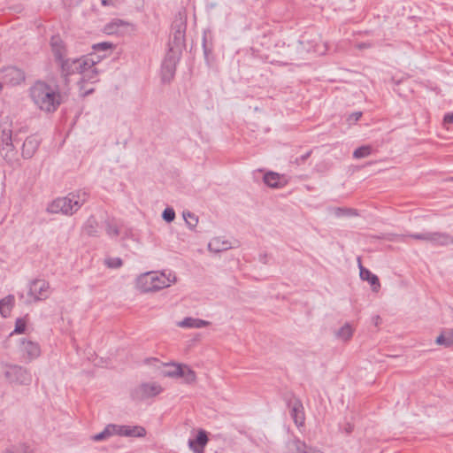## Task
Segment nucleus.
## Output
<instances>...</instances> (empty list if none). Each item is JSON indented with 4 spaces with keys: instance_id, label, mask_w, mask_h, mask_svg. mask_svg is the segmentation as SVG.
<instances>
[{
    "instance_id": "obj_23",
    "label": "nucleus",
    "mask_w": 453,
    "mask_h": 453,
    "mask_svg": "<svg viewBox=\"0 0 453 453\" xmlns=\"http://www.w3.org/2000/svg\"><path fill=\"white\" fill-rule=\"evenodd\" d=\"M82 231L89 236H96L98 234V223L94 217H89L85 222Z\"/></svg>"
},
{
    "instance_id": "obj_26",
    "label": "nucleus",
    "mask_w": 453,
    "mask_h": 453,
    "mask_svg": "<svg viewBox=\"0 0 453 453\" xmlns=\"http://www.w3.org/2000/svg\"><path fill=\"white\" fill-rule=\"evenodd\" d=\"M174 73H175V67L173 65L172 61L171 60L164 61V63L162 65V70H161L162 80L164 81H170L173 79Z\"/></svg>"
},
{
    "instance_id": "obj_32",
    "label": "nucleus",
    "mask_w": 453,
    "mask_h": 453,
    "mask_svg": "<svg viewBox=\"0 0 453 453\" xmlns=\"http://www.w3.org/2000/svg\"><path fill=\"white\" fill-rule=\"evenodd\" d=\"M109 429L111 431V435H119L124 436L125 426L124 425H115L110 424L108 425Z\"/></svg>"
},
{
    "instance_id": "obj_4",
    "label": "nucleus",
    "mask_w": 453,
    "mask_h": 453,
    "mask_svg": "<svg viewBox=\"0 0 453 453\" xmlns=\"http://www.w3.org/2000/svg\"><path fill=\"white\" fill-rule=\"evenodd\" d=\"M88 194L85 190H76L65 196H61L51 201L46 211L52 214H63L72 216L76 213L87 202Z\"/></svg>"
},
{
    "instance_id": "obj_44",
    "label": "nucleus",
    "mask_w": 453,
    "mask_h": 453,
    "mask_svg": "<svg viewBox=\"0 0 453 453\" xmlns=\"http://www.w3.org/2000/svg\"><path fill=\"white\" fill-rule=\"evenodd\" d=\"M366 47H370V45H366V44H365V43H360V44H358V48H359V49H364V48H366Z\"/></svg>"
},
{
    "instance_id": "obj_41",
    "label": "nucleus",
    "mask_w": 453,
    "mask_h": 453,
    "mask_svg": "<svg viewBox=\"0 0 453 453\" xmlns=\"http://www.w3.org/2000/svg\"><path fill=\"white\" fill-rule=\"evenodd\" d=\"M444 124H450L453 122V112L447 113L443 119Z\"/></svg>"
},
{
    "instance_id": "obj_21",
    "label": "nucleus",
    "mask_w": 453,
    "mask_h": 453,
    "mask_svg": "<svg viewBox=\"0 0 453 453\" xmlns=\"http://www.w3.org/2000/svg\"><path fill=\"white\" fill-rule=\"evenodd\" d=\"M292 445L295 448L296 453H323V451L308 446L304 441L296 439L292 441Z\"/></svg>"
},
{
    "instance_id": "obj_17",
    "label": "nucleus",
    "mask_w": 453,
    "mask_h": 453,
    "mask_svg": "<svg viewBox=\"0 0 453 453\" xmlns=\"http://www.w3.org/2000/svg\"><path fill=\"white\" fill-rule=\"evenodd\" d=\"M430 243L440 246L449 245L453 243V236L447 233L430 232Z\"/></svg>"
},
{
    "instance_id": "obj_2",
    "label": "nucleus",
    "mask_w": 453,
    "mask_h": 453,
    "mask_svg": "<svg viewBox=\"0 0 453 453\" xmlns=\"http://www.w3.org/2000/svg\"><path fill=\"white\" fill-rule=\"evenodd\" d=\"M174 273L151 271L141 273L135 279V288L142 293H154L166 288L176 282Z\"/></svg>"
},
{
    "instance_id": "obj_19",
    "label": "nucleus",
    "mask_w": 453,
    "mask_h": 453,
    "mask_svg": "<svg viewBox=\"0 0 453 453\" xmlns=\"http://www.w3.org/2000/svg\"><path fill=\"white\" fill-rule=\"evenodd\" d=\"M208 248L211 251L218 253L230 249L231 244L227 241L221 240L220 237H215L211 240Z\"/></svg>"
},
{
    "instance_id": "obj_36",
    "label": "nucleus",
    "mask_w": 453,
    "mask_h": 453,
    "mask_svg": "<svg viewBox=\"0 0 453 453\" xmlns=\"http://www.w3.org/2000/svg\"><path fill=\"white\" fill-rule=\"evenodd\" d=\"M334 211H335V215L338 217L345 216V215H347V216L357 215L356 211L352 210V209L336 208Z\"/></svg>"
},
{
    "instance_id": "obj_27",
    "label": "nucleus",
    "mask_w": 453,
    "mask_h": 453,
    "mask_svg": "<svg viewBox=\"0 0 453 453\" xmlns=\"http://www.w3.org/2000/svg\"><path fill=\"white\" fill-rule=\"evenodd\" d=\"M105 231L111 239L117 238L120 233L119 226L115 220L105 221Z\"/></svg>"
},
{
    "instance_id": "obj_22",
    "label": "nucleus",
    "mask_w": 453,
    "mask_h": 453,
    "mask_svg": "<svg viewBox=\"0 0 453 453\" xmlns=\"http://www.w3.org/2000/svg\"><path fill=\"white\" fill-rule=\"evenodd\" d=\"M354 334V328L351 326L349 323H345L336 333V337L342 341L348 342L349 341Z\"/></svg>"
},
{
    "instance_id": "obj_40",
    "label": "nucleus",
    "mask_w": 453,
    "mask_h": 453,
    "mask_svg": "<svg viewBox=\"0 0 453 453\" xmlns=\"http://www.w3.org/2000/svg\"><path fill=\"white\" fill-rule=\"evenodd\" d=\"M361 116H362L361 111H356V112H353L352 114H350L347 120L349 124H352V123L357 122L361 118Z\"/></svg>"
},
{
    "instance_id": "obj_12",
    "label": "nucleus",
    "mask_w": 453,
    "mask_h": 453,
    "mask_svg": "<svg viewBox=\"0 0 453 453\" xmlns=\"http://www.w3.org/2000/svg\"><path fill=\"white\" fill-rule=\"evenodd\" d=\"M263 180L265 185L273 188H280L288 184L286 176L274 172L266 173Z\"/></svg>"
},
{
    "instance_id": "obj_38",
    "label": "nucleus",
    "mask_w": 453,
    "mask_h": 453,
    "mask_svg": "<svg viewBox=\"0 0 453 453\" xmlns=\"http://www.w3.org/2000/svg\"><path fill=\"white\" fill-rule=\"evenodd\" d=\"M92 48L95 51H105L111 50L112 48V44L110 42H100L94 44Z\"/></svg>"
},
{
    "instance_id": "obj_13",
    "label": "nucleus",
    "mask_w": 453,
    "mask_h": 453,
    "mask_svg": "<svg viewBox=\"0 0 453 453\" xmlns=\"http://www.w3.org/2000/svg\"><path fill=\"white\" fill-rule=\"evenodd\" d=\"M208 441L206 432L200 429L195 439L188 440V447L194 453H203V449L208 443Z\"/></svg>"
},
{
    "instance_id": "obj_7",
    "label": "nucleus",
    "mask_w": 453,
    "mask_h": 453,
    "mask_svg": "<svg viewBox=\"0 0 453 453\" xmlns=\"http://www.w3.org/2000/svg\"><path fill=\"white\" fill-rule=\"evenodd\" d=\"M51 294L50 285L45 280L38 279L30 282L27 302H38L47 299Z\"/></svg>"
},
{
    "instance_id": "obj_5",
    "label": "nucleus",
    "mask_w": 453,
    "mask_h": 453,
    "mask_svg": "<svg viewBox=\"0 0 453 453\" xmlns=\"http://www.w3.org/2000/svg\"><path fill=\"white\" fill-rule=\"evenodd\" d=\"M12 124L8 120L0 123V153L9 164L18 160V153L12 143Z\"/></svg>"
},
{
    "instance_id": "obj_35",
    "label": "nucleus",
    "mask_w": 453,
    "mask_h": 453,
    "mask_svg": "<svg viewBox=\"0 0 453 453\" xmlns=\"http://www.w3.org/2000/svg\"><path fill=\"white\" fill-rule=\"evenodd\" d=\"M110 436H111V431L109 429V426H106L102 432L93 435L92 439L96 441H98L105 440V439L109 438Z\"/></svg>"
},
{
    "instance_id": "obj_43",
    "label": "nucleus",
    "mask_w": 453,
    "mask_h": 453,
    "mask_svg": "<svg viewBox=\"0 0 453 453\" xmlns=\"http://www.w3.org/2000/svg\"><path fill=\"white\" fill-rule=\"evenodd\" d=\"M116 0H101L102 4L104 6L113 5Z\"/></svg>"
},
{
    "instance_id": "obj_14",
    "label": "nucleus",
    "mask_w": 453,
    "mask_h": 453,
    "mask_svg": "<svg viewBox=\"0 0 453 453\" xmlns=\"http://www.w3.org/2000/svg\"><path fill=\"white\" fill-rule=\"evenodd\" d=\"M40 141L36 136H28L22 145V157L27 159L31 158L37 150Z\"/></svg>"
},
{
    "instance_id": "obj_28",
    "label": "nucleus",
    "mask_w": 453,
    "mask_h": 453,
    "mask_svg": "<svg viewBox=\"0 0 453 453\" xmlns=\"http://www.w3.org/2000/svg\"><path fill=\"white\" fill-rule=\"evenodd\" d=\"M435 342L439 345H444L445 347H450L453 345V329L441 334L435 340Z\"/></svg>"
},
{
    "instance_id": "obj_47",
    "label": "nucleus",
    "mask_w": 453,
    "mask_h": 453,
    "mask_svg": "<svg viewBox=\"0 0 453 453\" xmlns=\"http://www.w3.org/2000/svg\"><path fill=\"white\" fill-rule=\"evenodd\" d=\"M3 84H4V83H0V91H1V90H2V88H3Z\"/></svg>"
},
{
    "instance_id": "obj_39",
    "label": "nucleus",
    "mask_w": 453,
    "mask_h": 453,
    "mask_svg": "<svg viewBox=\"0 0 453 453\" xmlns=\"http://www.w3.org/2000/svg\"><path fill=\"white\" fill-rule=\"evenodd\" d=\"M409 237L415 240H421L430 242V232L422 233V234H411L408 235Z\"/></svg>"
},
{
    "instance_id": "obj_45",
    "label": "nucleus",
    "mask_w": 453,
    "mask_h": 453,
    "mask_svg": "<svg viewBox=\"0 0 453 453\" xmlns=\"http://www.w3.org/2000/svg\"><path fill=\"white\" fill-rule=\"evenodd\" d=\"M25 453H33L31 449H29L28 447H24Z\"/></svg>"
},
{
    "instance_id": "obj_9",
    "label": "nucleus",
    "mask_w": 453,
    "mask_h": 453,
    "mask_svg": "<svg viewBox=\"0 0 453 453\" xmlns=\"http://www.w3.org/2000/svg\"><path fill=\"white\" fill-rule=\"evenodd\" d=\"M163 392L162 386L157 382H145L136 387L132 393L134 399L144 400L154 397Z\"/></svg>"
},
{
    "instance_id": "obj_46",
    "label": "nucleus",
    "mask_w": 453,
    "mask_h": 453,
    "mask_svg": "<svg viewBox=\"0 0 453 453\" xmlns=\"http://www.w3.org/2000/svg\"><path fill=\"white\" fill-rule=\"evenodd\" d=\"M3 453H14L12 449H6Z\"/></svg>"
},
{
    "instance_id": "obj_30",
    "label": "nucleus",
    "mask_w": 453,
    "mask_h": 453,
    "mask_svg": "<svg viewBox=\"0 0 453 453\" xmlns=\"http://www.w3.org/2000/svg\"><path fill=\"white\" fill-rule=\"evenodd\" d=\"M183 218L190 229H194L196 226L198 218L194 213L190 211L183 212Z\"/></svg>"
},
{
    "instance_id": "obj_34",
    "label": "nucleus",
    "mask_w": 453,
    "mask_h": 453,
    "mask_svg": "<svg viewBox=\"0 0 453 453\" xmlns=\"http://www.w3.org/2000/svg\"><path fill=\"white\" fill-rule=\"evenodd\" d=\"M104 264L109 268H119L122 265V260L119 257H108L104 260Z\"/></svg>"
},
{
    "instance_id": "obj_25",
    "label": "nucleus",
    "mask_w": 453,
    "mask_h": 453,
    "mask_svg": "<svg viewBox=\"0 0 453 453\" xmlns=\"http://www.w3.org/2000/svg\"><path fill=\"white\" fill-rule=\"evenodd\" d=\"M146 430L141 426H125L124 436L126 437H144Z\"/></svg>"
},
{
    "instance_id": "obj_42",
    "label": "nucleus",
    "mask_w": 453,
    "mask_h": 453,
    "mask_svg": "<svg viewBox=\"0 0 453 453\" xmlns=\"http://www.w3.org/2000/svg\"><path fill=\"white\" fill-rule=\"evenodd\" d=\"M311 151H308L307 153H305L304 155L301 156L300 158H297L296 161L299 162V161H305L310 156H311Z\"/></svg>"
},
{
    "instance_id": "obj_1",
    "label": "nucleus",
    "mask_w": 453,
    "mask_h": 453,
    "mask_svg": "<svg viewBox=\"0 0 453 453\" xmlns=\"http://www.w3.org/2000/svg\"><path fill=\"white\" fill-rule=\"evenodd\" d=\"M50 47L56 61L60 65L62 73L65 76L73 73L81 75V79L78 81L81 94L87 96L92 93L94 88H86L83 83H95L98 81L99 70L96 67V64L100 61L101 57L88 55L80 58H66L67 50L59 35L51 36Z\"/></svg>"
},
{
    "instance_id": "obj_31",
    "label": "nucleus",
    "mask_w": 453,
    "mask_h": 453,
    "mask_svg": "<svg viewBox=\"0 0 453 453\" xmlns=\"http://www.w3.org/2000/svg\"><path fill=\"white\" fill-rule=\"evenodd\" d=\"M171 368L164 372V376L169 378H179L181 364H173Z\"/></svg>"
},
{
    "instance_id": "obj_15",
    "label": "nucleus",
    "mask_w": 453,
    "mask_h": 453,
    "mask_svg": "<svg viewBox=\"0 0 453 453\" xmlns=\"http://www.w3.org/2000/svg\"><path fill=\"white\" fill-rule=\"evenodd\" d=\"M290 415L295 422V424L300 427L304 425L305 415L303 403L296 400L291 403V411Z\"/></svg>"
},
{
    "instance_id": "obj_16",
    "label": "nucleus",
    "mask_w": 453,
    "mask_h": 453,
    "mask_svg": "<svg viewBox=\"0 0 453 453\" xmlns=\"http://www.w3.org/2000/svg\"><path fill=\"white\" fill-rule=\"evenodd\" d=\"M358 264H359V269H360V273H359L360 278L363 280H367L372 287V290L375 292H378L380 288L379 278L375 274L372 273L371 271H369L368 269L365 268L362 265L360 258H358Z\"/></svg>"
},
{
    "instance_id": "obj_24",
    "label": "nucleus",
    "mask_w": 453,
    "mask_h": 453,
    "mask_svg": "<svg viewBox=\"0 0 453 453\" xmlns=\"http://www.w3.org/2000/svg\"><path fill=\"white\" fill-rule=\"evenodd\" d=\"M13 304L14 296L12 295H9L4 299L0 300V313L3 317L6 318L10 315Z\"/></svg>"
},
{
    "instance_id": "obj_20",
    "label": "nucleus",
    "mask_w": 453,
    "mask_h": 453,
    "mask_svg": "<svg viewBox=\"0 0 453 453\" xmlns=\"http://www.w3.org/2000/svg\"><path fill=\"white\" fill-rule=\"evenodd\" d=\"M180 374L179 378H182L187 384H193L196 380V374L188 365L181 364Z\"/></svg>"
},
{
    "instance_id": "obj_3",
    "label": "nucleus",
    "mask_w": 453,
    "mask_h": 453,
    "mask_svg": "<svg viewBox=\"0 0 453 453\" xmlns=\"http://www.w3.org/2000/svg\"><path fill=\"white\" fill-rule=\"evenodd\" d=\"M34 104L46 112L55 111L61 104L58 91L43 81H36L29 89Z\"/></svg>"
},
{
    "instance_id": "obj_18",
    "label": "nucleus",
    "mask_w": 453,
    "mask_h": 453,
    "mask_svg": "<svg viewBox=\"0 0 453 453\" xmlns=\"http://www.w3.org/2000/svg\"><path fill=\"white\" fill-rule=\"evenodd\" d=\"M211 323L201 319L187 317L181 321L177 322V326L182 328H202L208 326Z\"/></svg>"
},
{
    "instance_id": "obj_6",
    "label": "nucleus",
    "mask_w": 453,
    "mask_h": 453,
    "mask_svg": "<svg viewBox=\"0 0 453 453\" xmlns=\"http://www.w3.org/2000/svg\"><path fill=\"white\" fill-rule=\"evenodd\" d=\"M4 376L11 384L28 385L32 381V375L29 371L19 365L4 364Z\"/></svg>"
},
{
    "instance_id": "obj_11",
    "label": "nucleus",
    "mask_w": 453,
    "mask_h": 453,
    "mask_svg": "<svg viewBox=\"0 0 453 453\" xmlns=\"http://www.w3.org/2000/svg\"><path fill=\"white\" fill-rule=\"evenodd\" d=\"M2 81L5 85H19L25 81V74L22 70L9 66L2 70Z\"/></svg>"
},
{
    "instance_id": "obj_8",
    "label": "nucleus",
    "mask_w": 453,
    "mask_h": 453,
    "mask_svg": "<svg viewBox=\"0 0 453 453\" xmlns=\"http://www.w3.org/2000/svg\"><path fill=\"white\" fill-rule=\"evenodd\" d=\"M18 353L24 362L30 363L41 356V347L37 342L23 338L19 342Z\"/></svg>"
},
{
    "instance_id": "obj_33",
    "label": "nucleus",
    "mask_w": 453,
    "mask_h": 453,
    "mask_svg": "<svg viewBox=\"0 0 453 453\" xmlns=\"http://www.w3.org/2000/svg\"><path fill=\"white\" fill-rule=\"evenodd\" d=\"M27 326L26 320L24 319H17L15 322V328L11 334H22L25 332Z\"/></svg>"
},
{
    "instance_id": "obj_10",
    "label": "nucleus",
    "mask_w": 453,
    "mask_h": 453,
    "mask_svg": "<svg viewBox=\"0 0 453 453\" xmlns=\"http://www.w3.org/2000/svg\"><path fill=\"white\" fill-rule=\"evenodd\" d=\"M134 25L119 19H114L104 26V31L107 35H127L134 33Z\"/></svg>"
},
{
    "instance_id": "obj_29",
    "label": "nucleus",
    "mask_w": 453,
    "mask_h": 453,
    "mask_svg": "<svg viewBox=\"0 0 453 453\" xmlns=\"http://www.w3.org/2000/svg\"><path fill=\"white\" fill-rule=\"evenodd\" d=\"M373 150H372V147L370 146V145H364V146H361L359 148H357L354 152H353V157L355 158H364V157H369L372 153Z\"/></svg>"
},
{
    "instance_id": "obj_37",
    "label": "nucleus",
    "mask_w": 453,
    "mask_h": 453,
    "mask_svg": "<svg viewBox=\"0 0 453 453\" xmlns=\"http://www.w3.org/2000/svg\"><path fill=\"white\" fill-rule=\"evenodd\" d=\"M162 217L163 219L166 221V222H172L173 221V219H175V212L173 211V209L172 208H166L165 209V211H163V214H162Z\"/></svg>"
}]
</instances>
